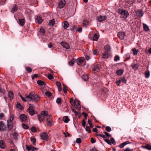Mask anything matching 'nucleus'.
Returning a JSON list of instances; mask_svg holds the SVG:
<instances>
[{
  "label": "nucleus",
  "mask_w": 151,
  "mask_h": 151,
  "mask_svg": "<svg viewBox=\"0 0 151 151\" xmlns=\"http://www.w3.org/2000/svg\"><path fill=\"white\" fill-rule=\"evenodd\" d=\"M48 113L47 111H43L41 112L40 114L37 115V118L40 122H43L45 119L46 116H48Z\"/></svg>",
  "instance_id": "obj_1"
},
{
  "label": "nucleus",
  "mask_w": 151,
  "mask_h": 151,
  "mask_svg": "<svg viewBox=\"0 0 151 151\" xmlns=\"http://www.w3.org/2000/svg\"><path fill=\"white\" fill-rule=\"evenodd\" d=\"M34 92H32L30 93L25 98L23 97L22 96L21 94L19 95V96L22 100L24 102L31 101L32 100V96L34 95Z\"/></svg>",
  "instance_id": "obj_2"
},
{
  "label": "nucleus",
  "mask_w": 151,
  "mask_h": 151,
  "mask_svg": "<svg viewBox=\"0 0 151 151\" xmlns=\"http://www.w3.org/2000/svg\"><path fill=\"white\" fill-rule=\"evenodd\" d=\"M118 13L120 14L121 18L124 19H126L129 15L128 12L124 9L119 10L118 11Z\"/></svg>",
  "instance_id": "obj_3"
},
{
  "label": "nucleus",
  "mask_w": 151,
  "mask_h": 151,
  "mask_svg": "<svg viewBox=\"0 0 151 151\" xmlns=\"http://www.w3.org/2000/svg\"><path fill=\"white\" fill-rule=\"evenodd\" d=\"M47 123L48 126L51 127L52 125V120L51 115H48L47 117Z\"/></svg>",
  "instance_id": "obj_4"
},
{
  "label": "nucleus",
  "mask_w": 151,
  "mask_h": 151,
  "mask_svg": "<svg viewBox=\"0 0 151 151\" xmlns=\"http://www.w3.org/2000/svg\"><path fill=\"white\" fill-rule=\"evenodd\" d=\"M40 136L41 139L42 140H47L48 138V134L45 132L41 133Z\"/></svg>",
  "instance_id": "obj_5"
},
{
  "label": "nucleus",
  "mask_w": 151,
  "mask_h": 151,
  "mask_svg": "<svg viewBox=\"0 0 151 151\" xmlns=\"http://www.w3.org/2000/svg\"><path fill=\"white\" fill-rule=\"evenodd\" d=\"M73 105L76 107V108L77 110H80L81 108L80 104L78 100H74V104Z\"/></svg>",
  "instance_id": "obj_6"
},
{
  "label": "nucleus",
  "mask_w": 151,
  "mask_h": 151,
  "mask_svg": "<svg viewBox=\"0 0 151 151\" xmlns=\"http://www.w3.org/2000/svg\"><path fill=\"white\" fill-rule=\"evenodd\" d=\"M66 4L65 0H60L58 4V7L60 9L63 8L65 5Z\"/></svg>",
  "instance_id": "obj_7"
},
{
  "label": "nucleus",
  "mask_w": 151,
  "mask_h": 151,
  "mask_svg": "<svg viewBox=\"0 0 151 151\" xmlns=\"http://www.w3.org/2000/svg\"><path fill=\"white\" fill-rule=\"evenodd\" d=\"M106 19V17L105 16H102L100 15L98 17L97 20L99 22H101Z\"/></svg>",
  "instance_id": "obj_8"
},
{
  "label": "nucleus",
  "mask_w": 151,
  "mask_h": 151,
  "mask_svg": "<svg viewBox=\"0 0 151 151\" xmlns=\"http://www.w3.org/2000/svg\"><path fill=\"white\" fill-rule=\"evenodd\" d=\"M117 36L121 40H123L124 38L125 34L124 32H118Z\"/></svg>",
  "instance_id": "obj_9"
},
{
  "label": "nucleus",
  "mask_w": 151,
  "mask_h": 151,
  "mask_svg": "<svg viewBox=\"0 0 151 151\" xmlns=\"http://www.w3.org/2000/svg\"><path fill=\"white\" fill-rule=\"evenodd\" d=\"M136 15L139 17H141L143 15V13L142 10H139L136 11Z\"/></svg>",
  "instance_id": "obj_10"
},
{
  "label": "nucleus",
  "mask_w": 151,
  "mask_h": 151,
  "mask_svg": "<svg viewBox=\"0 0 151 151\" xmlns=\"http://www.w3.org/2000/svg\"><path fill=\"white\" fill-rule=\"evenodd\" d=\"M61 45L66 49H68L70 47L69 45L66 42H61L60 43Z\"/></svg>",
  "instance_id": "obj_11"
},
{
  "label": "nucleus",
  "mask_w": 151,
  "mask_h": 151,
  "mask_svg": "<svg viewBox=\"0 0 151 151\" xmlns=\"http://www.w3.org/2000/svg\"><path fill=\"white\" fill-rule=\"evenodd\" d=\"M84 60V58L83 57H81L79 59H78L76 60V62L77 64L79 65H81L83 63Z\"/></svg>",
  "instance_id": "obj_12"
},
{
  "label": "nucleus",
  "mask_w": 151,
  "mask_h": 151,
  "mask_svg": "<svg viewBox=\"0 0 151 151\" xmlns=\"http://www.w3.org/2000/svg\"><path fill=\"white\" fill-rule=\"evenodd\" d=\"M6 129V126L2 121L0 122V131H4Z\"/></svg>",
  "instance_id": "obj_13"
},
{
  "label": "nucleus",
  "mask_w": 151,
  "mask_h": 151,
  "mask_svg": "<svg viewBox=\"0 0 151 151\" xmlns=\"http://www.w3.org/2000/svg\"><path fill=\"white\" fill-rule=\"evenodd\" d=\"M37 83L42 88L45 87V83L41 80H38L37 81Z\"/></svg>",
  "instance_id": "obj_14"
},
{
  "label": "nucleus",
  "mask_w": 151,
  "mask_h": 151,
  "mask_svg": "<svg viewBox=\"0 0 151 151\" xmlns=\"http://www.w3.org/2000/svg\"><path fill=\"white\" fill-rule=\"evenodd\" d=\"M32 100L37 102L40 100V96L37 95H33L32 97Z\"/></svg>",
  "instance_id": "obj_15"
},
{
  "label": "nucleus",
  "mask_w": 151,
  "mask_h": 151,
  "mask_svg": "<svg viewBox=\"0 0 151 151\" xmlns=\"http://www.w3.org/2000/svg\"><path fill=\"white\" fill-rule=\"evenodd\" d=\"M19 118L23 122H25L27 120V117L24 114H21L19 116Z\"/></svg>",
  "instance_id": "obj_16"
},
{
  "label": "nucleus",
  "mask_w": 151,
  "mask_h": 151,
  "mask_svg": "<svg viewBox=\"0 0 151 151\" xmlns=\"http://www.w3.org/2000/svg\"><path fill=\"white\" fill-rule=\"evenodd\" d=\"M100 66L97 64H94L93 65V70L94 71H98L99 68Z\"/></svg>",
  "instance_id": "obj_17"
},
{
  "label": "nucleus",
  "mask_w": 151,
  "mask_h": 151,
  "mask_svg": "<svg viewBox=\"0 0 151 151\" xmlns=\"http://www.w3.org/2000/svg\"><path fill=\"white\" fill-rule=\"evenodd\" d=\"M143 28L145 32H148L150 31L149 27L146 24H143Z\"/></svg>",
  "instance_id": "obj_18"
},
{
  "label": "nucleus",
  "mask_w": 151,
  "mask_h": 151,
  "mask_svg": "<svg viewBox=\"0 0 151 151\" xmlns=\"http://www.w3.org/2000/svg\"><path fill=\"white\" fill-rule=\"evenodd\" d=\"M0 147L3 149L5 147V144L3 140H1L0 141Z\"/></svg>",
  "instance_id": "obj_19"
},
{
  "label": "nucleus",
  "mask_w": 151,
  "mask_h": 151,
  "mask_svg": "<svg viewBox=\"0 0 151 151\" xmlns=\"http://www.w3.org/2000/svg\"><path fill=\"white\" fill-rule=\"evenodd\" d=\"M104 49L106 52H109L111 51V48L110 46L108 45L105 46Z\"/></svg>",
  "instance_id": "obj_20"
},
{
  "label": "nucleus",
  "mask_w": 151,
  "mask_h": 151,
  "mask_svg": "<svg viewBox=\"0 0 151 151\" xmlns=\"http://www.w3.org/2000/svg\"><path fill=\"white\" fill-rule=\"evenodd\" d=\"M24 19H19L18 22L19 24L21 26H23L24 24Z\"/></svg>",
  "instance_id": "obj_21"
},
{
  "label": "nucleus",
  "mask_w": 151,
  "mask_h": 151,
  "mask_svg": "<svg viewBox=\"0 0 151 151\" xmlns=\"http://www.w3.org/2000/svg\"><path fill=\"white\" fill-rule=\"evenodd\" d=\"M129 143L130 142L129 141L125 142L119 145V147L120 148H122L124 146H125L127 144H129Z\"/></svg>",
  "instance_id": "obj_22"
},
{
  "label": "nucleus",
  "mask_w": 151,
  "mask_h": 151,
  "mask_svg": "<svg viewBox=\"0 0 151 151\" xmlns=\"http://www.w3.org/2000/svg\"><path fill=\"white\" fill-rule=\"evenodd\" d=\"M36 21L39 24H41L42 21V19L40 16H37L36 19Z\"/></svg>",
  "instance_id": "obj_23"
},
{
  "label": "nucleus",
  "mask_w": 151,
  "mask_h": 151,
  "mask_svg": "<svg viewBox=\"0 0 151 151\" xmlns=\"http://www.w3.org/2000/svg\"><path fill=\"white\" fill-rule=\"evenodd\" d=\"M110 55L106 52H104L102 55V57L104 58H106L109 57Z\"/></svg>",
  "instance_id": "obj_24"
},
{
  "label": "nucleus",
  "mask_w": 151,
  "mask_h": 151,
  "mask_svg": "<svg viewBox=\"0 0 151 151\" xmlns=\"http://www.w3.org/2000/svg\"><path fill=\"white\" fill-rule=\"evenodd\" d=\"M69 25V24L68 22L66 21H65L63 22V27L65 29H66L68 27Z\"/></svg>",
  "instance_id": "obj_25"
},
{
  "label": "nucleus",
  "mask_w": 151,
  "mask_h": 151,
  "mask_svg": "<svg viewBox=\"0 0 151 151\" xmlns=\"http://www.w3.org/2000/svg\"><path fill=\"white\" fill-rule=\"evenodd\" d=\"M142 147L148 150H151V145L148 144H146L145 146H143Z\"/></svg>",
  "instance_id": "obj_26"
},
{
  "label": "nucleus",
  "mask_w": 151,
  "mask_h": 151,
  "mask_svg": "<svg viewBox=\"0 0 151 151\" xmlns=\"http://www.w3.org/2000/svg\"><path fill=\"white\" fill-rule=\"evenodd\" d=\"M45 30L44 28H40L39 32L42 35H43L45 34Z\"/></svg>",
  "instance_id": "obj_27"
},
{
  "label": "nucleus",
  "mask_w": 151,
  "mask_h": 151,
  "mask_svg": "<svg viewBox=\"0 0 151 151\" xmlns=\"http://www.w3.org/2000/svg\"><path fill=\"white\" fill-rule=\"evenodd\" d=\"M8 96L9 97L10 99V100H11L13 99L14 95L12 92L10 91L9 92Z\"/></svg>",
  "instance_id": "obj_28"
},
{
  "label": "nucleus",
  "mask_w": 151,
  "mask_h": 151,
  "mask_svg": "<svg viewBox=\"0 0 151 151\" xmlns=\"http://www.w3.org/2000/svg\"><path fill=\"white\" fill-rule=\"evenodd\" d=\"M124 72V70L122 69H120L116 72V73L118 76L122 75Z\"/></svg>",
  "instance_id": "obj_29"
},
{
  "label": "nucleus",
  "mask_w": 151,
  "mask_h": 151,
  "mask_svg": "<svg viewBox=\"0 0 151 151\" xmlns=\"http://www.w3.org/2000/svg\"><path fill=\"white\" fill-rule=\"evenodd\" d=\"M132 52L134 55H137L138 52L139 51L138 50H137L135 48H134L132 49Z\"/></svg>",
  "instance_id": "obj_30"
},
{
  "label": "nucleus",
  "mask_w": 151,
  "mask_h": 151,
  "mask_svg": "<svg viewBox=\"0 0 151 151\" xmlns=\"http://www.w3.org/2000/svg\"><path fill=\"white\" fill-rule=\"evenodd\" d=\"M63 120L65 122L67 123L70 120L68 116H65L63 117Z\"/></svg>",
  "instance_id": "obj_31"
},
{
  "label": "nucleus",
  "mask_w": 151,
  "mask_h": 151,
  "mask_svg": "<svg viewBox=\"0 0 151 151\" xmlns=\"http://www.w3.org/2000/svg\"><path fill=\"white\" fill-rule=\"evenodd\" d=\"M29 108L27 109V110H34V105L32 104H29Z\"/></svg>",
  "instance_id": "obj_32"
},
{
  "label": "nucleus",
  "mask_w": 151,
  "mask_h": 151,
  "mask_svg": "<svg viewBox=\"0 0 151 151\" xmlns=\"http://www.w3.org/2000/svg\"><path fill=\"white\" fill-rule=\"evenodd\" d=\"M82 78H83V80L85 81H87L88 79V76L86 74H83L82 76Z\"/></svg>",
  "instance_id": "obj_33"
},
{
  "label": "nucleus",
  "mask_w": 151,
  "mask_h": 151,
  "mask_svg": "<svg viewBox=\"0 0 151 151\" xmlns=\"http://www.w3.org/2000/svg\"><path fill=\"white\" fill-rule=\"evenodd\" d=\"M14 118V115L13 114H11L10 117V118L7 121V122L8 123H11V122H12Z\"/></svg>",
  "instance_id": "obj_34"
},
{
  "label": "nucleus",
  "mask_w": 151,
  "mask_h": 151,
  "mask_svg": "<svg viewBox=\"0 0 151 151\" xmlns=\"http://www.w3.org/2000/svg\"><path fill=\"white\" fill-rule=\"evenodd\" d=\"M16 107L17 108L19 109L20 110H22L23 109V107L20 104V103L19 102L17 103V104H16Z\"/></svg>",
  "instance_id": "obj_35"
},
{
  "label": "nucleus",
  "mask_w": 151,
  "mask_h": 151,
  "mask_svg": "<svg viewBox=\"0 0 151 151\" xmlns=\"http://www.w3.org/2000/svg\"><path fill=\"white\" fill-rule=\"evenodd\" d=\"M145 77L146 78H148L150 76V72L149 70L146 71L145 73Z\"/></svg>",
  "instance_id": "obj_36"
},
{
  "label": "nucleus",
  "mask_w": 151,
  "mask_h": 151,
  "mask_svg": "<svg viewBox=\"0 0 151 151\" xmlns=\"http://www.w3.org/2000/svg\"><path fill=\"white\" fill-rule=\"evenodd\" d=\"M99 37L98 36V34L97 33H95L93 37V40L94 41H96L98 40Z\"/></svg>",
  "instance_id": "obj_37"
},
{
  "label": "nucleus",
  "mask_w": 151,
  "mask_h": 151,
  "mask_svg": "<svg viewBox=\"0 0 151 151\" xmlns=\"http://www.w3.org/2000/svg\"><path fill=\"white\" fill-rule=\"evenodd\" d=\"M55 19H52V20H50L49 22V25L52 26H54L55 24Z\"/></svg>",
  "instance_id": "obj_38"
},
{
  "label": "nucleus",
  "mask_w": 151,
  "mask_h": 151,
  "mask_svg": "<svg viewBox=\"0 0 151 151\" xmlns=\"http://www.w3.org/2000/svg\"><path fill=\"white\" fill-rule=\"evenodd\" d=\"M7 126L8 129L9 130H10L12 127V124L11 123H8L7 122Z\"/></svg>",
  "instance_id": "obj_39"
},
{
  "label": "nucleus",
  "mask_w": 151,
  "mask_h": 151,
  "mask_svg": "<svg viewBox=\"0 0 151 151\" xmlns=\"http://www.w3.org/2000/svg\"><path fill=\"white\" fill-rule=\"evenodd\" d=\"M18 9V7L15 6L12 8V10L11 12L12 13H14V12L17 11Z\"/></svg>",
  "instance_id": "obj_40"
},
{
  "label": "nucleus",
  "mask_w": 151,
  "mask_h": 151,
  "mask_svg": "<svg viewBox=\"0 0 151 151\" xmlns=\"http://www.w3.org/2000/svg\"><path fill=\"white\" fill-rule=\"evenodd\" d=\"M83 24L84 26H87L88 25L89 22L87 20H83Z\"/></svg>",
  "instance_id": "obj_41"
},
{
  "label": "nucleus",
  "mask_w": 151,
  "mask_h": 151,
  "mask_svg": "<svg viewBox=\"0 0 151 151\" xmlns=\"http://www.w3.org/2000/svg\"><path fill=\"white\" fill-rule=\"evenodd\" d=\"M25 69L26 71H27L28 73H30L32 71V69L28 66L26 67Z\"/></svg>",
  "instance_id": "obj_42"
},
{
  "label": "nucleus",
  "mask_w": 151,
  "mask_h": 151,
  "mask_svg": "<svg viewBox=\"0 0 151 151\" xmlns=\"http://www.w3.org/2000/svg\"><path fill=\"white\" fill-rule=\"evenodd\" d=\"M63 92L65 93H66L67 92V86L63 84Z\"/></svg>",
  "instance_id": "obj_43"
},
{
  "label": "nucleus",
  "mask_w": 151,
  "mask_h": 151,
  "mask_svg": "<svg viewBox=\"0 0 151 151\" xmlns=\"http://www.w3.org/2000/svg\"><path fill=\"white\" fill-rule=\"evenodd\" d=\"M131 66L133 69L135 70L138 69V66L136 64H133L131 65Z\"/></svg>",
  "instance_id": "obj_44"
},
{
  "label": "nucleus",
  "mask_w": 151,
  "mask_h": 151,
  "mask_svg": "<svg viewBox=\"0 0 151 151\" xmlns=\"http://www.w3.org/2000/svg\"><path fill=\"white\" fill-rule=\"evenodd\" d=\"M30 115L33 116L34 114V110H27Z\"/></svg>",
  "instance_id": "obj_45"
},
{
  "label": "nucleus",
  "mask_w": 151,
  "mask_h": 151,
  "mask_svg": "<svg viewBox=\"0 0 151 151\" xmlns=\"http://www.w3.org/2000/svg\"><path fill=\"white\" fill-rule=\"evenodd\" d=\"M74 62V60L73 59L71 60L69 62V65L70 66H72L73 65Z\"/></svg>",
  "instance_id": "obj_46"
},
{
  "label": "nucleus",
  "mask_w": 151,
  "mask_h": 151,
  "mask_svg": "<svg viewBox=\"0 0 151 151\" xmlns=\"http://www.w3.org/2000/svg\"><path fill=\"white\" fill-rule=\"evenodd\" d=\"M22 127L25 129H28L29 127L27 125L25 124H22Z\"/></svg>",
  "instance_id": "obj_47"
},
{
  "label": "nucleus",
  "mask_w": 151,
  "mask_h": 151,
  "mask_svg": "<svg viewBox=\"0 0 151 151\" xmlns=\"http://www.w3.org/2000/svg\"><path fill=\"white\" fill-rule=\"evenodd\" d=\"M31 141L32 142V144L33 145H35L36 141L35 138H31L30 139Z\"/></svg>",
  "instance_id": "obj_48"
},
{
  "label": "nucleus",
  "mask_w": 151,
  "mask_h": 151,
  "mask_svg": "<svg viewBox=\"0 0 151 151\" xmlns=\"http://www.w3.org/2000/svg\"><path fill=\"white\" fill-rule=\"evenodd\" d=\"M85 129L86 131L88 133H90L91 132V131L90 128L89 127L86 126Z\"/></svg>",
  "instance_id": "obj_49"
},
{
  "label": "nucleus",
  "mask_w": 151,
  "mask_h": 151,
  "mask_svg": "<svg viewBox=\"0 0 151 151\" xmlns=\"http://www.w3.org/2000/svg\"><path fill=\"white\" fill-rule=\"evenodd\" d=\"M45 94L48 96H51L52 93L49 91H47L45 93Z\"/></svg>",
  "instance_id": "obj_50"
},
{
  "label": "nucleus",
  "mask_w": 151,
  "mask_h": 151,
  "mask_svg": "<svg viewBox=\"0 0 151 151\" xmlns=\"http://www.w3.org/2000/svg\"><path fill=\"white\" fill-rule=\"evenodd\" d=\"M26 148L28 151H29L30 150H32V151H35L34 147H28L27 146H26Z\"/></svg>",
  "instance_id": "obj_51"
},
{
  "label": "nucleus",
  "mask_w": 151,
  "mask_h": 151,
  "mask_svg": "<svg viewBox=\"0 0 151 151\" xmlns=\"http://www.w3.org/2000/svg\"><path fill=\"white\" fill-rule=\"evenodd\" d=\"M127 3L129 4H132L134 2L133 0H127Z\"/></svg>",
  "instance_id": "obj_52"
},
{
  "label": "nucleus",
  "mask_w": 151,
  "mask_h": 151,
  "mask_svg": "<svg viewBox=\"0 0 151 151\" xmlns=\"http://www.w3.org/2000/svg\"><path fill=\"white\" fill-rule=\"evenodd\" d=\"M106 130L108 132H110L111 131V128L109 126H107L105 127Z\"/></svg>",
  "instance_id": "obj_53"
},
{
  "label": "nucleus",
  "mask_w": 151,
  "mask_h": 151,
  "mask_svg": "<svg viewBox=\"0 0 151 151\" xmlns=\"http://www.w3.org/2000/svg\"><path fill=\"white\" fill-rule=\"evenodd\" d=\"M31 130L32 132H34L36 131V129L35 127H33L31 128Z\"/></svg>",
  "instance_id": "obj_54"
},
{
  "label": "nucleus",
  "mask_w": 151,
  "mask_h": 151,
  "mask_svg": "<svg viewBox=\"0 0 151 151\" xmlns=\"http://www.w3.org/2000/svg\"><path fill=\"white\" fill-rule=\"evenodd\" d=\"M61 99L60 98H59L57 99L56 102L57 103L59 104L61 103Z\"/></svg>",
  "instance_id": "obj_55"
},
{
  "label": "nucleus",
  "mask_w": 151,
  "mask_h": 151,
  "mask_svg": "<svg viewBox=\"0 0 151 151\" xmlns=\"http://www.w3.org/2000/svg\"><path fill=\"white\" fill-rule=\"evenodd\" d=\"M120 59L119 57V56L116 55L114 58V60L115 61H116L118 60H119Z\"/></svg>",
  "instance_id": "obj_56"
},
{
  "label": "nucleus",
  "mask_w": 151,
  "mask_h": 151,
  "mask_svg": "<svg viewBox=\"0 0 151 151\" xmlns=\"http://www.w3.org/2000/svg\"><path fill=\"white\" fill-rule=\"evenodd\" d=\"M110 141L111 143L113 144V145H115L116 144V142L114 138H111L110 139Z\"/></svg>",
  "instance_id": "obj_57"
},
{
  "label": "nucleus",
  "mask_w": 151,
  "mask_h": 151,
  "mask_svg": "<svg viewBox=\"0 0 151 151\" xmlns=\"http://www.w3.org/2000/svg\"><path fill=\"white\" fill-rule=\"evenodd\" d=\"M104 134L106 135V136L107 137H108V138H109L111 137V135H110V134L106 132H104Z\"/></svg>",
  "instance_id": "obj_58"
},
{
  "label": "nucleus",
  "mask_w": 151,
  "mask_h": 151,
  "mask_svg": "<svg viewBox=\"0 0 151 151\" xmlns=\"http://www.w3.org/2000/svg\"><path fill=\"white\" fill-rule=\"evenodd\" d=\"M53 77V76L51 74H49L47 76L48 78L50 80L52 79Z\"/></svg>",
  "instance_id": "obj_59"
},
{
  "label": "nucleus",
  "mask_w": 151,
  "mask_h": 151,
  "mask_svg": "<svg viewBox=\"0 0 151 151\" xmlns=\"http://www.w3.org/2000/svg\"><path fill=\"white\" fill-rule=\"evenodd\" d=\"M104 140L109 145H111V142L110 141H109V139H104Z\"/></svg>",
  "instance_id": "obj_60"
},
{
  "label": "nucleus",
  "mask_w": 151,
  "mask_h": 151,
  "mask_svg": "<svg viewBox=\"0 0 151 151\" xmlns=\"http://www.w3.org/2000/svg\"><path fill=\"white\" fill-rule=\"evenodd\" d=\"M121 81H122L124 83H126L127 81L126 80V79L124 78H122L120 79Z\"/></svg>",
  "instance_id": "obj_61"
},
{
  "label": "nucleus",
  "mask_w": 151,
  "mask_h": 151,
  "mask_svg": "<svg viewBox=\"0 0 151 151\" xmlns=\"http://www.w3.org/2000/svg\"><path fill=\"white\" fill-rule=\"evenodd\" d=\"M55 83L58 88H59V87L60 88V87L61 86V84L60 82L58 81H56Z\"/></svg>",
  "instance_id": "obj_62"
},
{
  "label": "nucleus",
  "mask_w": 151,
  "mask_h": 151,
  "mask_svg": "<svg viewBox=\"0 0 151 151\" xmlns=\"http://www.w3.org/2000/svg\"><path fill=\"white\" fill-rule=\"evenodd\" d=\"M76 142L78 143H80L81 142V139L80 138H78L76 139Z\"/></svg>",
  "instance_id": "obj_63"
},
{
  "label": "nucleus",
  "mask_w": 151,
  "mask_h": 151,
  "mask_svg": "<svg viewBox=\"0 0 151 151\" xmlns=\"http://www.w3.org/2000/svg\"><path fill=\"white\" fill-rule=\"evenodd\" d=\"M132 149H131L129 148H127L124 150V151H132Z\"/></svg>",
  "instance_id": "obj_64"
}]
</instances>
